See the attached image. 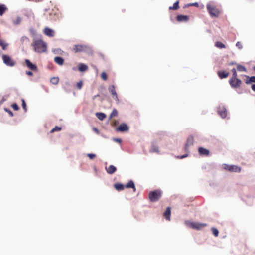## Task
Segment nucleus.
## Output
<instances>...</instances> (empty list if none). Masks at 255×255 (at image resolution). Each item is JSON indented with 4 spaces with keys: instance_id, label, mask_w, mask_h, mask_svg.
Listing matches in <instances>:
<instances>
[{
    "instance_id": "f257e3e1",
    "label": "nucleus",
    "mask_w": 255,
    "mask_h": 255,
    "mask_svg": "<svg viewBox=\"0 0 255 255\" xmlns=\"http://www.w3.org/2000/svg\"><path fill=\"white\" fill-rule=\"evenodd\" d=\"M31 46L34 51L37 53L45 52L47 50V44L41 39H34Z\"/></svg>"
},
{
    "instance_id": "f03ea898",
    "label": "nucleus",
    "mask_w": 255,
    "mask_h": 255,
    "mask_svg": "<svg viewBox=\"0 0 255 255\" xmlns=\"http://www.w3.org/2000/svg\"><path fill=\"white\" fill-rule=\"evenodd\" d=\"M161 196V192L160 190L157 189L151 191L149 193V199L152 202L157 201Z\"/></svg>"
},
{
    "instance_id": "7ed1b4c3",
    "label": "nucleus",
    "mask_w": 255,
    "mask_h": 255,
    "mask_svg": "<svg viewBox=\"0 0 255 255\" xmlns=\"http://www.w3.org/2000/svg\"><path fill=\"white\" fill-rule=\"evenodd\" d=\"M185 223L188 227H191L196 230H200L207 226V224L205 223H194L189 221H185Z\"/></svg>"
},
{
    "instance_id": "20e7f679",
    "label": "nucleus",
    "mask_w": 255,
    "mask_h": 255,
    "mask_svg": "<svg viewBox=\"0 0 255 255\" xmlns=\"http://www.w3.org/2000/svg\"><path fill=\"white\" fill-rule=\"evenodd\" d=\"M207 9L212 17H217L219 15V11L214 6H212L210 4H207Z\"/></svg>"
},
{
    "instance_id": "39448f33",
    "label": "nucleus",
    "mask_w": 255,
    "mask_h": 255,
    "mask_svg": "<svg viewBox=\"0 0 255 255\" xmlns=\"http://www.w3.org/2000/svg\"><path fill=\"white\" fill-rule=\"evenodd\" d=\"M2 58L3 63L8 66L13 67L15 65V62L8 55L3 54Z\"/></svg>"
},
{
    "instance_id": "423d86ee",
    "label": "nucleus",
    "mask_w": 255,
    "mask_h": 255,
    "mask_svg": "<svg viewBox=\"0 0 255 255\" xmlns=\"http://www.w3.org/2000/svg\"><path fill=\"white\" fill-rule=\"evenodd\" d=\"M224 169L230 172H240L241 168L236 165H229L227 164H223Z\"/></svg>"
},
{
    "instance_id": "0eeeda50",
    "label": "nucleus",
    "mask_w": 255,
    "mask_h": 255,
    "mask_svg": "<svg viewBox=\"0 0 255 255\" xmlns=\"http://www.w3.org/2000/svg\"><path fill=\"white\" fill-rule=\"evenodd\" d=\"M149 152L151 153H156L160 154V151L158 148V142L156 140H154L151 142V147L149 150Z\"/></svg>"
},
{
    "instance_id": "6e6552de",
    "label": "nucleus",
    "mask_w": 255,
    "mask_h": 255,
    "mask_svg": "<svg viewBox=\"0 0 255 255\" xmlns=\"http://www.w3.org/2000/svg\"><path fill=\"white\" fill-rule=\"evenodd\" d=\"M194 141L193 136L190 135L188 137L184 147V150L186 152L188 153L189 152V148L193 145Z\"/></svg>"
},
{
    "instance_id": "1a4fd4ad",
    "label": "nucleus",
    "mask_w": 255,
    "mask_h": 255,
    "mask_svg": "<svg viewBox=\"0 0 255 255\" xmlns=\"http://www.w3.org/2000/svg\"><path fill=\"white\" fill-rule=\"evenodd\" d=\"M229 82L230 86L233 88H237L239 87L242 84L241 80L239 78L230 79Z\"/></svg>"
},
{
    "instance_id": "9d476101",
    "label": "nucleus",
    "mask_w": 255,
    "mask_h": 255,
    "mask_svg": "<svg viewBox=\"0 0 255 255\" xmlns=\"http://www.w3.org/2000/svg\"><path fill=\"white\" fill-rule=\"evenodd\" d=\"M129 127L126 123H122L118 127L116 128V130L118 132H127L128 130Z\"/></svg>"
},
{
    "instance_id": "9b49d317",
    "label": "nucleus",
    "mask_w": 255,
    "mask_h": 255,
    "mask_svg": "<svg viewBox=\"0 0 255 255\" xmlns=\"http://www.w3.org/2000/svg\"><path fill=\"white\" fill-rule=\"evenodd\" d=\"M109 91L111 93L113 97L117 101H119V99L118 97V95L117 92L115 90V87L114 85H112L109 86L108 88Z\"/></svg>"
},
{
    "instance_id": "f8f14e48",
    "label": "nucleus",
    "mask_w": 255,
    "mask_h": 255,
    "mask_svg": "<svg viewBox=\"0 0 255 255\" xmlns=\"http://www.w3.org/2000/svg\"><path fill=\"white\" fill-rule=\"evenodd\" d=\"M218 113L222 118H225L227 116V110L225 107L223 106H219L218 109Z\"/></svg>"
},
{
    "instance_id": "ddd939ff",
    "label": "nucleus",
    "mask_w": 255,
    "mask_h": 255,
    "mask_svg": "<svg viewBox=\"0 0 255 255\" xmlns=\"http://www.w3.org/2000/svg\"><path fill=\"white\" fill-rule=\"evenodd\" d=\"M25 63L27 67L32 71H36L37 70V67L36 64L32 63L29 59H25Z\"/></svg>"
},
{
    "instance_id": "4468645a",
    "label": "nucleus",
    "mask_w": 255,
    "mask_h": 255,
    "mask_svg": "<svg viewBox=\"0 0 255 255\" xmlns=\"http://www.w3.org/2000/svg\"><path fill=\"white\" fill-rule=\"evenodd\" d=\"M176 19L179 22H186L189 20V16L185 15H178Z\"/></svg>"
},
{
    "instance_id": "2eb2a0df",
    "label": "nucleus",
    "mask_w": 255,
    "mask_h": 255,
    "mask_svg": "<svg viewBox=\"0 0 255 255\" xmlns=\"http://www.w3.org/2000/svg\"><path fill=\"white\" fill-rule=\"evenodd\" d=\"M105 169L109 174L111 175L116 171L117 168L115 166L111 165L108 167H106Z\"/></svg>"
},
{
    "instance_id": "dca6fc26",
    "label": "nucleus",
    "mask_w": 255,
    "mask_h": 255,
    "mask_svg": "<svg viewBox=\"0 0 255 255\" xmlns=\"http://www.w3.org/2000/svg\"><path fill=\"white\" fill-rule=\"evenodd\" d=\"M44 33L49 37H52L54 36V31L49 27H46L44 30Z\"/></svg>"
},
{
    "instance_id": "f3484780",
    "label": "nucleus",
    "mask_w": 255,
    "mask_h": 255,
    "mask_svg": "<svg viewBox=\"0 0 255 255\" xmlns=\"http://www.w3.org/2000/svg\"><path fill=\"white\" fill-rule=\"evenodd\" d=\"M198 152L201 155L207 156L209 154V151L202 147L198 148Z\"/></svg>"
},
{
    "instance_id": "a211bd4d",
    "label": "nucleus",
    "mask_w": 255,
    "mask_h": 255,
    "mask_svg": "<svg viewBox=\"0 0 255 255\" xmlns=\"http://www.w3.org/2000/svg\"><path fill=\"white\" fill-rule=\"evenodd\" d=\"M217 74L220 78L222 79L227 77L229 73L225 71H218Z\"/></svg>"
},
{
    "instance_id": "6ab92c4d",
    "label": "nucleus",
    "mask_w": 255,
    "mask_h": 255,
    "mask_svg": "<svg viewBox=\"0 0 255 255\" xmlns=\"http://www.w3.org/2000/svg\"><path fill=\"white\" fill-rule=\"evenodd\" d=\"M170 215H171V208L169 207H168L164 213V216L167 220L170 221Z\"/></svg>"
},
{
    "instance_id": "aec40b11",
    "label": "nucleus",
    "mask_w": 255,
    "mask_h": 255,
    "mask_svg": "<svg viewBox=\"0 0 255 255\" xmlns=\"http://www.w3.org/2000/svg\"><path fill=\"white\" fill-rule=\"evenodd\" d=\"M125 187L127 188H132L133 189L134 191H136L135 184L132 180L129 181L125 185Z\"/></svg>"
},
{
    "instance_id": "412c9836",
    "label": "nucleus",
    "mask_w": 255,
    "mask_h": 255,
    "mask_svg": "<svg viewBox=\"0 0 255 255\" xmlns=\"http://www.w3.org/2000/svg\"><path fill=\"white\" fill-rule=\"evenodd\" d=\"M55 63L59 65H62L64 63V59L60 56H56L54 58Z\"/></svg>"
},
{
    "instance_id": "4be33fe9",
    "label": "nucleus",
    "mask_w": 255,
    "mask_h": 255,
    "mask_svg": "<svg viewBox=\"0 0 255 255\" xmlns=\"http://www.w3.org/2000/svg\"><path fill=\"white\" fill-rule=\"evenodd\" d=\"M88 69V66L87 65L84 63H79L78 66V70L80 72H84Z\"/></svg>"
},
{
    "instance_id": "5701e85b",
    "label": "nucleus",
    "mask_w": 255,
    "mask_h": 255,
    "mask_svg": "<svg viewBox=\"0 0 255 255\" xmlns=\"http://www.w3.org/2000/svg\"><path fill=\"white\" fill-rule=\"evenodd\" d=\"M95 115L97 118L101 121H103L106 117V115L102 112H97Z\"/></svg>"
},
{
    "instance_id": "b1692460",
    "label": "nucleus",
    "mask_w": 255,
    "mask_h": 255,
    "mask_svg": "<svg viewBox=\"0 0 255 255\" xmlns=\"http://www.w3.org/2000/svg\"><path fill=\"white\" fill-rule=\"evenodd\" d=\"M12 21L13 25L16 26L18 25L22 21V17L19 16H17L15 19H13Z\"/></svg>"
},
{
    "instance_id": "393cba45",
    "label": "nucleus",
    "mask_w": 255,
    "mask_h": 255,
    "mask_svg": "<svg viewBox=\"0 0 255 255\" xmlns=\"http://www.w3.org/2000/svg\"><path fill=\"white\" fill-rule=\"evenodd\" d=\"M83 48L84 47L82 45H75L73 49L75 52H83V50H84Z\"/></svg>"
},
{
    "instance_id": "a878e982",
    "label": "nucleus",
    "mask_w": 255,
    "mask_h": 255,
    "mask_svg": "<svg viewBox=\"0 0 255 255\" xmlns=\"http://www.w3.org/2000/svg\"><path fill=\"white\" fill-rule=\"evenodd\" d=\"M7 9L6 6L3 4H0V15L2 16Z\"/></svg>"
},
{
    "instance_id": "bb28decb",
    "label": "nucleus",
    "mask_w": 255,
    "mask_h": 255,
    "mask_svg": "<svg viewBox=\"0 0 255 255\" xmlns=\"http://www.w3.org/2000/svg\"><path fill=\"white\" fill-rule=\"evenodd\" d=\"M114 187H115V189L118 191L123 190L124 188V185L121 183H116L114 185Z\"/></svg>"
},
{
    "instance_id": "cd10ccee",
    "label": "nucleus",
    "mask_w": 255,
    "mask_h": 255,
    "mask_svg": "<svg viewBox=\"0 0 255 255\" xmlns=\"http://www.w3.org/2000/svg\"><path fill=\"white\" fill-rule=\"evenodd\" d=\"M29 41V39L26 36H22L20 38V42L22 44L28 43Z\"/></svg>"
},
{
    "instance_id": "c85d7f7f",
    "label": "nucleus",
    "mask_w": 255,
    "mask_h": 255,
    "mask_svg": "<svg viewBox=\"0 0 255 255\" xmlns=\"http://www.w3.org/2000/svg\"><path fill=\"white\" fill-rule=\"evenodd\" d=\"M215 46L219 48H225L226 47L225 45L223 43L217 41L215 43Z\"/></svg>"
},
{
    "instance_id": "c756f323",
    "label": "nucleus",
    "mask_w": 255,
    "mask_h": 255,
    "mask_svg": "<svg viewBox=\"0 0 255 255\" xmlns=\"http://www.w3.org/2000/svg\"><path fill=\"white\" fill-rule=\"evenodd\" d=\"M179 1H177L173 4L172 6L169 7V9L177 10L179 8Z\"/></svg>"
},
{
    "instance_id": "7c9ffc66",
    "label": "nucleus",
    "mask_w": 255,
    "mask_h": 255,
    "mask_svg": "<svg viewBox=\"0 0 255 255\" xmlns=\"http://www.w3.org/2000/svg\"><path fill=\"white\" fill-rule=\"evenodd\" d=\"M231 71L233 72V74H232V76L230 79H235L236 78H237V73L236 69L235 68H233Z\"/></svg>"
},
{
    "instance_id": "2f4dec72",
    "label": "nucleus",
    "mask_w": 255,
    "mask_h": 255,
    "mask_svg": "<svg viewBox=\"0 0 255 255\" xmlns=\"http://www.w3.org/2000/svg\"><path fill=\"white\" fill-rule=\"evenodd\" d=\"M237 69L239 71H240V72H246V68L244 66L241 65H238L237 67Z\"/></svg>"
},
{
    "instance_id": "473e14b6",
    "label": "nucleus",
    "mask_w": 255,
    "mask_h": 255,
    "mask_svg": "<svg viewBox=\"0 0 255 255\" xmlns=\"http://www.w3.org/2000/svg\"><path fill=\"white\" fill-rule=\"evenodd\" d=\"M50 82L53 84H57L59 82V78L58 77H53L51 79Z\"/></svg>"
},
{
    "instance_id": "72a5a7b5",
    "label": "nucleus",
    "mask_w": 255,
    "mask_h": 255,
    "mask_svg": "<svg viewBox=\"0 0 255 255\" xmlns=\"http://www.w3.org/2000/svg\"><path fill=\"white\" fill-rule=\"evenodd\" d=\"M83 46L84 47V48H83L84 50H83V52H86L88 53H92V49L88 46L83 45Z\"/></svg>"
},
{
    "instance_id": "f704fd0d",
    "label": "nucleus",
    "mask_w": 255,
    "mask_h": 255,
    "mask_svg": "<svg viewBox=\"0 0 255 255\" xmlns=\"http://www.w3.org/2000/svg\"><path fill=\"white\" fill-rule=\"evenodd\" d=\"M118 115V111L116 109H114L112 111L111 113L110 114L109 118H111L113 117L116 116Z\"/></svg>"
},
{
    "instance_id": "c9c22d12",
    "label": "nucleus",
    "mask_w": 255,
    "mask_h": 255,
    "mask_svg": "<svg viewBox=\"0 0 255 255\" xmlns=\"http://www.w3.org/2000/svg\"><path fill=\"white\" fill-rule=\"evenodd\" d=\"M212 233L213 234L217 237L218 236V234H219V231L217 229L215 228H212Z\"/></svg>"
},
{
    "instance_id": "e433bc0d",
    "label": "nucleus",
    "mask_w": 255,
    "mask_h": 255,
    "mask_svg": "<svg viewBox=\"0 0 255 255\" xmlns=\"http://www.w3.org/2000/svg\"><path fill=\"white\" fill-rule=\"evenodd\" d=\"M61 130V128L58 126H55L53 129H51V132L53 133L56 131H60Z\"/></svg>"
},
{
    "instance_id": "4c0bfd02",
    "label": "nucleus",
    "mask_w": 255,
    "mask_h": 255,
    "mask_svg": "<svg viewBox=\"0 0 255 255\" xmlns=\"http://www.w3.org/2000/svg\"><path fill=\"white\" fill-rule=\"evenodd\" d=\"M22 106L24 111H27L26 104L24 99H22Z\"/></svg>"
},
{
    "instance_id": "58836bf2",
    "label": "nucleus",
    "mask_w": 255,
    "mask_h": 255,
    "mask_svg": "<svg viewBox=\"0 0 255 255\" xmlns=\"http://www.w3.org/2000/svg\"><path fill=\"white\" fill-rule=\"evenodd\" d=\"M188 153L184 154V155H178V156H176V158H177V159H183V158H185L187 157H188Z\"/></svg>"
},
{
    "instance_id": "ea45409f",
    "label": "nucleus",
    "mask_w": 255,
    "mask_h": 255,
    "mask_svg": "<svg viewBox=\"0 0 255 255\" xmlns=\"http://www.w3.org/2000/svg\"><path fill=\"white\" fill-rule=\"evenodd\" d=\"M11 107L13 108V109L15 110V111H17L19 110V107L18 106V105L16 104V103H13L12 105H11Z\"/></svg>"
},
{
    "instance_id": "a19ab883",
    "label": "nucleus",
    "mask_w": 255,
    "mask_h": 255,
    "mask_svg": "<svg viewBox=\"0 0 255 255\" xmlns=\"http://www.w3.org/2000/svg\"><path fill=\"white\" fill-rule=\"evenodd\" d=\"M4 111L7 112L9 114L10 117H13V112L10 109H9L8 108H4Z\"/></svg>"
},
{
    "instance_id": "79ce46f5",
    "label": "nucleus",
    "mask_w": 255,
    "mask_h": 255,
    "mask_svg": "<svg viewBox=\"0 0 255 255\" xmlns=\"http://www.w3.org/2000/svg\"><path fill=\"white\" fill-rule=\"evenodd\" d=\"M101 78L104 80H106L107 79V75L106 72H103L101 74Z\"/></svg>"
},
{
    "instance_id": "37998d69",
    "label": "nucleus",
    "mask_w": 255,
    "mask_h": 255,
    "mask_svg": "<svg viewBox=\"0 0 255 255\" xmlns=\"http://www.w3.org/2000/svg\"><path fill=\"white\" fill-rule=\"evenodd\" d=\"M8 43H4L2 41L0 46L2 47L3 50H5L8 46Z\"/></svg>"
},
{
    "instance_id": "c03bdc74",
    "label": "nucleus",
    "mask_w": 255,
    "mask_h": 255,
    "mask_svg": "<svg viewBox=\"0 0 255 255\" xmlns=\"http://www.w3.org/2000/svg\"><path fill=\"white\" fill-rule=\"evenodd\" d=\"M87 156L90 159H93L96 157V155L94 153H88V154H87Z\"/></svg>"
},
{
    "instance_id": "a18cd8bd",
    "label": "nucleus",
    "mask_w": 255,
    "mask_h": 255,
    "mask_svg": "<svg viewBox=\"0 0 255 255\" xmlns=\"http://www.w3.org/2000/svg\"><path fill=\"white\" fill-rule=\"evenodd\" d=\"M83 85V82L82 81H80L77 83V87L79 89H81L82 88V86Z\"/></svg>"
},
{
    "instance_id": "49530a36",
    "label": "nucleus",
    "mask_w": 255,
    "mask_h": 255,
    "mask_svg": "<svg viewBox=\"0 0 255 255\" xmlns=\"http://www.w3.org/2000/svg\"><path fill=\"white\" fill-rule=\"evenodd\" d=\"M246 77H247V79L246 80V83L247 84H251L252 83V81H251V78H250V77L249 76H246Z\"/></svg>"
},
{
    "instance_id": "de8ad7c7",
    "label": "nucleus",
    "mask_w": 255,
    "mask_h": 255,
    "mask_svg": "<svg viewBox=\"0 0 255 255\" xmlns=\"http://www.w3.org/2000/svg\"><path fill=\"white\" fill-rule=\"evenodd\" d=\"M29 32L33 36H34L35 35V34H36V32H35V30L33 28H30L29 29Z\"/></svg>"
},
{
    "instance_id": "09e8293b",
    "label": "nucleus",
    "mask_w": 255,
    "mask_h": 255,
    "mask_svg": "<svg viewBox=\"0 0 255 255\" xmlns=\"http://www.w3.org/2000/svg\"><path fill=\"white\" fill-rule=\"evenodd\" d=\"M187 6H197V7H198V6H199V4H198V3H197V2L192 3H189V4H188Z\"/></svg>"
},
{
    "instance_id": "8fccbe9b",
    "label": "nucleus",
    "mask_w": 255,
    "mask_h": 255,
    "mask_svg": "<svg viewBox=\"0 0 255 255\" xmlns=\"http://www.w3.org/2000/svg\"><path fill=\"white\" fill-rule=\"evenodd\" d=\"M236 45L240 49L242 48V45L240 42H237L236 44Z\"/></svg>"
},
{
    "instance_id": "3c124183",
    "label": "nucleus",
    "mask_w": 255,
    "mask_h": 255,
    "mask_svg": "<svg viewBox=\"0 0 255 255\" xmlns=\"http://www.w3.org/2000/svg\"><path fill=\"white\" fill-rule=\"evenodd\" d=\"M113 140L114 141H116L117 142H118L119 143H121V142H122V140L120 139V138H114L113 139Z\"/></svg>"
},
{
    "instance_id": "603ef678",
    "label": "nucleus",
    "mask_w": 255,
    "mask_h": 255,
    "mask_svg": "<svg viewBox=\"0 0 255 255\" xmlns=\"http://www.w3.org/2000/svg\"><path fill=\"white\" fill-rule=\"evenodd\" d=\"M250 78H251L252 83H255V76H251V77H250Z\"/></svg>"
},
{
    "instance_id": "864d4df0",
    "label": "nucleus",
    "mask_w": 255,
    "mask_h": 255,
    "mask_svg": "<svg viewBox=\"0 0 255 255\" xmlns=\"http://www.w3.org/2000/svg\"><path fill=\"white\" fill-rule=\"evenodd\" d=\"M26 74L28 75V76H32L33 75V73L32 72L30 71H26Z\"/></svg>"
},
{
    "instance_id": "5fc2aeb1",
    "label": "nucleus",
    "mask_w": 255,
    "mask_h": 255,
    "mask_svg": "<svg viewBox=\"0 0 255 255\" xmlns=\"http://www.w3.org/2000/svg\"><path fill=\"white\" fill-rule=\"evenodd\" d=\"M236 64V62H235V61H232V62H231L229 63H228V65H229V66H231V65H235V64Z\"/></svg>"
},
{
    "instance_id": "6e6d98bb",
    "label": "nucleus",
    "mask_w": 255,
    "mask_h": 255,
    "mask_svg": "<svg viewBox=\"0 0 255 255\" xmlns=\"http://www.w3.org/2000/svg\"><path fill=\"white\" fill-rule=\"evenodd\" d=\"M251 88L252 90L255 92V84H253L251 86Z\"/></svg>"
},
{
    "instance_id": "4d7b16f0",
    "label": "nucleus",
    "mask_w": 255,
    "mask_h": 255,
    "mask_svg": "<svg viewBox=\"0 0 255 255\" xmlns=\"http://www.w3.org/2000/svg\"><path fill=\"white\" fill-rule=\"evenodd\" d=\"M93 130L94 131L96 132L97 133H99V130L98 129V128H93Z\"/></svg>"
},
{
    "instance_id": "13d9d810",
    "label": "nucleus",
    "mask_w": 255,
    "mask_h": 255,
    "mask_svg": "<svg viewBox=\"0 0 255 255\" xmlns=\"http://www.w3.org/2000/svg\"><path fill=\"white\" fill-rule=\"evenodd\" d=\"M5 100H6V99H5L4 97H3L2 99L1 100V102L2 103L4 101H5Z\"/></svg>"
},
{
    "instance_id": "bf43d9fd",
    "label": "nucleus",
    "mask_w": 255,
    "mask_h": 255,
    "mask_svg": "<svg viewBox=\"0 0 255 255\" xmlns=\"http://www.w3.org/2000/svg\"><path fill=\"white\" fill-rule=\"evenodd\" d=\"M98 95H96L94 96V97L93 98V99H94L95 97H96L97 96H98Z\"/></svg>"
}]
</instances>
